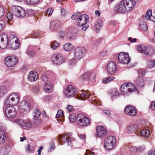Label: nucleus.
Listing matches in <instances>:
<instances>
[{
  "label": "nucleus",
  "instance_id": "nucleus-1",
  "mask_svg": "<svg viewBox=\"0 0 155 155\" xmlns=\"http://www.w3.org/2000/svg\"><path fill=\"white\" fill-rule=\"evenodd\" d=\"M135 4L134 0H121L117 4L114 10L118 13H124L132 9Z\"/></svg>",
  "mask_w": 155,
  "mask_h": 155
},
{
  "label": "nucleus",
  "instance_id": "nucleus-2",
  "mask_svg": "<svg viewBox=\"0 0 155 155\" xmlns=\"http://www.w3.org/2000/svg\"><path fill=\"white\" fill-rule=\"evenodd\" d=\"M116 143L115 137L113 136H109L105 140L104 147L107 150H110L114 148Z\"/></svg>",
  "mask_w": 155,
  "mask_h": 155
},
{
  "label": "nucleus",
  "instance_id": "nucleus-3",
  "mask_svg": "<svg viewBox=\"0 0 155 155\" xmlns=\"http://www.w3.org/2000/svg\"><path fill=\"white\" fill-rule=\"evenodd\" d=\"M137 50L140 53L148 56L151 55L154 52L153 48L150 46L139 45L137 47Z\"/></svg>",
  "mask_w": 155,
  "mask_h": 155
},
{
  "label": "nucleus",
  "instance_id": "nucleus-4",
  "mask_svg": "<svg viewBox=\"0 0 155 155\" xmlns=\"http://www.w3.org/2000/svg\"><path fill=\"white\" fill-rule=\"evenodd\" d=\"M7 46L13 50L17 49L19 46V41L14 35L11 36V38L8 41Z\"/></svg>",
  "mask_w": 155,
  "mask_h": 155
},
{
  "label": "nucleus",
  "instance_id": "nucleus-5",
  "mask_svg": "<svg viewBox=\"0 0 155 155\" xmlns=\"http://www.w3.org/2000/svg\"><path fill=\"white\" fill-rule=\"evenodd\" d=\"M58 137L59 140L62 139L64 142L67 143L68 145L70 146L71 147H74L73 144L75 143V142L74 138L71 137L69 133L64 134L63 136L59 135Z\"/></svg>",
  "mask_w": 155,
  "mask_h": 155
},
{
  "label": "nucleus",
  "instance_id": "nucleus-6",
  "mask_svg": "<svg viewBox=\"0 0 155 155\" xmlns=\"http://www.w3.org/2000/svg\"><path fill=\"white\" fill-rule=\"evenodd\" d=\"M20 97L15 93L12 94L6 101L5 103L7 105H15L19 102Z\"/></svg>",
  "mask_w": 155,
  "mask_h": 155
},
{
  "label": "nucleus",
  "instance_id": "nucleus-7",
  "mask_svg": "<svg viewBox=\"0 0 155 155\" xmlns=\"http://www.w3.org/2000/svg\"><path fill=\"white\" fill-rule=\"evenodd\" d=\"M78 124L80 126H86L90 123L89 119L82 114H79L77 117Z\"/></svg>",
  "mask_w": 155,
  "mask_h": 155
},
{
  "label": "nucleus",
  "instance_id": "nucleus-8",
  "mask_svg": "<svg viewBox=\"0 0 155 155\" xmlns=\"http://www.w3.org/2000/svg\"><path fill=\"white\" fill-rule=\"evenodd\" d=\"M118 58L119 62L122 64H127L130 61V58L128 53H120L118 55Z\"/></svg>",
  "mask_w": 155,
  "mask_h": 155
},
{
  "label": "nucleus",
  "instance_id": "nucleus-9",
  "mask_svg": "<svg viewBox=\"0 0 155 155\" xmlns=\"http://www.w3.org/2000/svg\"><path fill=\"white\" fill-rule=\"evenodd\" d=\"M31 105L25 101H23L21 103L19 107V110L20 113L26 114L30 110Z\"/></svg>",
  "mask_w": 155,
  "mask_h": 155
},
{
  "label": "nucleus",
  "instance_id": "nucleus-10",
  "mask_svg": "<svg viewBox=\"0 0 155 155\" xmlns=\"http://www.w3.org/2000/svg\"><path fill=\"white\" fill-rule=\"evenodd\" d=\"M76 88L71 85H68L64 92L65 96L68 97H73L76 93Z\"/></svg>",
  "mask_w": 155,
  "mask_h": 155
},
{
  "label": "nucleus",
  "instance_id": "nucleus-11",
  "mask_svg": "<svg viewBox=\"0 0 155 155\" xmlns=\"http://www.w3.org/2000/svg\"><path fill=\"white\" fill-rule=\"evenodd\" d=\"M12 9L15 14V16L18 17H23L25 15V11L19 6H13L12 7Z\"/></svg>",
  "mask_w": 155,
  "mask_h": 155
},
{
  "label": "nucleus",
  "instance_id": "nucleus-12",
  "mask_svg": "<svg viewBox=\"0 0 155 155\" xmlns=\"http://www.w3.org/2000/svg\"><path fill=\"white\" fill-rule=\"evenodd\" d=\"M15 122L22 128L26 130L29 129L33 126V124L31 122H26L22 119H18Z\"/></svg>",
  "mask_w": 155,
  "mask_h": 155
},
{
  "label": "nucleus",
  "instance_id": "nucleus-13",
  "mask_svg": "<svg viewBox=\"0 0 155 155\" xmlns=\"http://www.w3.org/2000/svg\"><path fill=\"white\" fill-rule=\"evenodd\" d=\"M18 59L13 56H8L5 58L4 62L7 66L11 67L15 65L17 63Z\"/></svg>",
  "mask_w": 155,
  "mask_h": 155
},
{
  "label": "nucleus",
  "instance_id": "nucleus-14",
  "mask_svg": "<svg viewBox=\"0 0 155 155\" xmlns=\"http://www.w3.org/2000/svg\"><path fill=\"white\" fill-rule=\"evenodd\" d=\"M140 130V128L136 124H131L127 126V132L130 134H136L138 135L139 131Z\"/></svg>",
  "mask_w": 155,
  "mask_h": 155
},
{
  "label": "nucleus",
  "instance_id": "nucleus-15",
  "mask_svg": "<svg viewBox=\"0 0 155 155\" xmlns=\"http://www.w3.org/2000/svg\"><path fill=\"white\" fill-rule=\"evenodd\" d=\"M16 111L13 106H8L5 109L6 115L8 118H13L16 115Z\"/></svg>",
  "mask_w": 155,
  "mask_h": 155
},
{
  "label": "nucleus",
  "instance_id": "nucleus-16",
  "mask_svg": "<svg viewBox=\"0 0 155 155\" xmlns=\"http://www.w3.org/2000/svg\"><path fill=\"white\" fill-rule=\"evenodd\" d=\"M53 62L56 64L60 65L64 62V59L60 54H54L52 57Z\"/></svg>",
  "mask_w": 155,
  "mask_h": 155
},
{
  "label": "nucleus",
  "instance_id": "nucleus-17",
  "mask_svg": "<svg viewBox=\"0 0 155 155\" xmlns=\"http://www.w3.org/2000/svg\"><path fill=\"white\" fill-rule=\"evenodd\" d=\"M8 41L7 35L4 34L0 36V48L2 49L5 48L7 46V42Z\"/></svg>",
  "mask_w": 155,
  "mask_h": 155
},
{
  "label": "nucleus",
  "instance_id": "nucleus-18",
  "mask_svg": "<svg viewBox=\"0 0 155 155\" xmlns=\"http://www.w3.org/2000/svg\"><path fill=\"white\" fill-rule=\"evenodd\" d=\"M97 134L98 136L100 137H104L106 136L107 131L106 129L102 126H98L96 128Z\"/></svg>",
  "mask_w": 155,
  "mask_h": 155
},
{
  "label": "nucleus",
  "instance_id": "nucleus-19",
  "mask_svg": "<svg viewBox=\"0 0 155 155\" xmlns=\"http://www.w3.org/2000/svg\"><path fill=\"white\" fill-rule=\"evenodd\" d=\"M124 112L129 115L133 116L135 115L137 113L135 108L130 105L126 106L124 110Z\"/></svg>",
  "mask_w": 155,
  "mask_h": 155
},
{
  "label": "nucleus",
  "instance_id": "nucleus-20",
  "mask_svg": "<svg viewBox=\"0 0 155 155\" xmlns=\"http://www.w3.org/2000/svg\"><path fill=\"white\" fill-rule=\"evenodd\" d=\"M77 22V24L79 26H82L86 24L88 21V17L86 14L81 16Z\"/></svg>",
  "mask_w": 155,
  "mask_h": 155
},
{
  "label": "nucleus",
  "instance_id": "nucleus-21",
  "mask_svg": "<svg viewBox=\"0 0 155 155\" xmlns=\"http://www.w3.org/2000/svg\"><path fill=\"white\" fill-rule=\"evenodd\" d=\"M116 66L115 64L112 62H109L107 66V70L109 74H113L116 71Z\"/></svg>",
  "mask_w": 155,
  "mask_h": 155
},
{
  "label": "nucleus",
  "instance_id": "nucleus-22",
  "mask_svg": "<svg viewBox=\"0 0 155 155\" xmlns=\"http://www.w3.org/2000/svg\"><path fill=\"white\" fill-rule=\"evenodd\" d=\"M83 55V49L81 47L77 48L75 50L74 57L80 60Z\"/></svg>",
  "mask_w": 155,
  "mask_h": 155
},
{
  "label": "nucleus",
  "instance_id": "nucleus-23",
  "mask_svg": "<svg viewBox=\"0 0 155 155\" xmlns=\"http://www.w3.org/2000/svg\"><path fill=\"white\" fill-rule=\"evenodd\" d=\"M10 150V147L8 146L3 145L0 148V155H7Z\"/></svg>",
  "mask_w": 155,
  "mask_h": 155
},
{
  "label": "nucleus",
  "instance_id": "nucleus-24",
  "mask_svg": "<svg viewBox=\"0 0 155 155\" xmlns=\"http://www.w3.org/2000/svg\"><path fill=\"white\" fill-rule=\"evenodd\" d=\"M38 78V73L35 71H31L29 74L28 78L31 81H35L37 80Z\"/></svg>",
  "mask_w": 155,
  "mask_h": 155
},
{
  "label": "nucleus",
  "instance_id": "nucleus-25",
  "mask_svg": "<svg viewBox=\"0 0 155 155\" xmlns=\"http://www.w3.org/2000/svg\"><path fill=\"white\" fill-rule=\"evenodd\" d=\"M145 18L146 20H149L153 22L155 21V17L152 15V10H148L147 12L145 15Z\"/></svg>",
  "mask_w": 155,
  "mask_h": 155
},
{
  "label": "nucleus",
  "instance_id": "nucleus-26",
  "mask_svg": "<svg viewBox=\"0 0 155 155\" xmlns=\"http://www.w3.org/2000/svg\"><path fill=\"white\" fill-rule=\"evenodd\" d=\"M135 84L137 87H142L145 85L143 79L140 77H138L135 80Z\"/></svg>",
  "mask_w": 155,
  "mask_h": 155
},
{
  "label": "nucleus",
  "instance_id": "nucleus-27",
  "mask_svg": "<svg viewBox=\"0 0 155 155\" xmlns=\"http://www.w3.org/2000/svg\"><path fill=\"white\" fill-rule=\"evenodd\" d=\"M44 89L45 91L48 93L51 92L53 91V87L49 82H46L44 86Z\"/></svg>",
  "mask_w": 155,
  "mask_h": 155
},
{
  "label": "nucleus",
  "instance_id": "nucleus-28",
  "mask_svg": "<svg viewBox=\"0 0 155 155\" xmlns=\"http://www.w3.org/2000/svg\"><path fill=\"white\" fill-rule=\"evenodd\" d=\"M6 139V135L5 132L2 130H0V143L5 142Z\"/></svg>",
  "mask_w": 155,
  "mask_h": 155
},
{
  "label": "nucleus",
  "instance_id": "nucleus-29",
  "mask_svg": "<svg viewBox=\"0 0 155 155\" xmlns=\"http://www.w3.org/2000/svg\"><path fill=\"white\" fill-rule=\"evenodd\" d=\"M127 86L128 92H132L136 90V87L135 86L131 83H127Z\"/></svg>",
  "mask_w": 155,
  "mask_h": 155
},
{
  "label": "nucleus",
  "instance_id": "nucleus-30",
  "mask_svg": "<svg viewBox=\"0 0 155 155\" xmlns=\"http://www.w3.org/2000/svg\"><path fill=\"white\" fill-rule=\"evenodd\" d=\"M57 21H53L50 23V29L52 31L56 30L58 27Z\"/></svg>",
  "mask_w": 155,
  "mask_h": 155
},
{
  "label": "nucleus",
  "instance_id": "nucleus-31",
  "mask_svg": "<svg viewBox=\"0 0 155 155\" xmlns=\"http://www.w3.org/2000/svg\"><path fill=\"white\" fill-rule=\"evenodd\" d=\"M63 48L65 51H69L73 49V46L71 43H68L64 45Z\"/></svg>",
  "mask_w": 155,
  "mask_h": 155
},
{
  "label": "nucleus",
  "instance_id": "nucleus-32",
  "mask_svg": "<svg viewBox=\"0 0 155 155\" xmlns=\"http://www.w3.org/2000/svg\"><path fill=\"white\" fill-rule=\"evenodd\" d=\"M139 27L143 31H146L147 29V26L145 22L142 21L140 23Z\"/></svg>",
  "mask_w": 155,
  "mask_h": 155
},
{
  "label": "nucleus",
  "instance_id": "nucleus-33",
  "mask_svg": "<svg viewBox=\"0 0 155 155\" xmlns=\"http://www.w3.org/2000/svg\"><path fill=\"white\" fill-rule=\"evenodd\" d=\"M139 134H141L143 136L147 137L150 134V131L147 129H143L139 131Z\"/></svg>",
  "mask_w": 155,
  "mask_h": 155
},
{
  "label": "nucleus",
  "instance_id": "nucleus-34",
  "mask_svg": "<svg viewBox=\"0 0 155 155\" xmlns=\"http://www.w3.org/2000/svg\"><path fill=\"white\" fill-rule=\"evenodd\" d=\"M77 36V34L75 33H68L66 35V38L70 40H73L76 38Z\"/></svg>",
  "mask_w": 155,
  "mask_h": 155
},
{
  "label": "nucleus",
  "instance_id": "nucleus-35",
  "mask_svg": "<svg viewBox=\"0 0 155 155\" xmlns=\"http://www.w3.org/2000/svg\"><path fill=\"white\" fill-rule=\"evenodd\" d=\"M25 151L28 153H33L35 151V148L33 146H31L30 145L28 144Z\"/></svg>",
  "mask_w": 155,
  "mask_h": 155
},
{
  "label": "nucleus",
  "instance_id": "nucleus-36",
  "mask_svg": "<svg viewBox=\"0 0 155 155\" xmlns=\"http://www.w3.org/2000/svg\"><path fill=\"white\" fill-rule=\"evenodd\" d=\"M34 112L35 114L34 115L33 119L35 120H36L39 117L41 114L40 112L38 109H35Z\"/></svg>",
  "mask_w": 155,
  "mask_h": 155
},
{
  "label": "nucleus",
  "instance_id": "nucleus-37",
  "mask_svg": "<svg viewBox=\"0 0 155 155\" xmlns=\"http://www.w3.org/2000/svg\"><path fill=\"white\" fill-rule=\"evenodd\" d=\"M60 44V43L56 41H54L51 43V46L52 49L55 50L59 46Z\"/></svg>",
  "mask_w": 155,
  "mask_h": 155
},
{
  "label": "nucleus",
  "instance_id": "nucleus-38",
  "mask_svg": "<svg viewBox=\"0 0 155 155\" xmlns=\"http://www.w3.org/2000/svg\"><path fill=\"white\" fill-rule=\"evenodd\" d=\"M67 35V34L64 31H59L58 35L59 38L61 39H64L65 37H66Z\"/></svg>",
  "mask_w": 155,
  "mask_h": 155
},
{
  "label": "nucleus",
  "instance_id": "nucleus-39",
  "mask_svg": "<svg viewBox=\"0 0 155 155\" xmlns=\"http://www.w3.org/2000/svg\"><path fill=\"white\" fill-rule=\"evenodd\" d=\"M114 79L113 77H109L103 79L102 82L105 84L109 83L111 81L113 80Z\"/></svg>",
  "mask_w": 155,
  "mask_h": 155
},
{
  "label": "nucleus",
  "instance_id": "nucleus-40",
  "mask_svg": "<svg viewBox=\"0 0 155 155\" xmlns=\"http://www.w3.org/2000/svg\"><path fill=\"white\" fill-rule=\"evenodd\" d=\"M31 36H33L34 38H41L42 36V35L41 34V32L40 31H38L32 33Z\"/></svg>",
  "mask_w": 155,
  "mask_h": 155
},
{
  "label": "nucleus",
  "instance_id": "nucleus-41",
  "mask_svg": "<svg viewBox=\"0 0 155 155\" xmlns=\"http://www.w3.org/2000/svg\"><path fill=\"white\" fill-rule=\"evenodd\" d=\"M69 119L71 122L74 123L75 122L76 119L77 120V117H76V115L74 114H71L69 116Z\"/></svg>",
  "mask_w": 155,
  "mask_h": 155
},
{
  "label": "nucleus",
  "instance_id": "nucleus-42",
  "mask_svg": "<svg viewBox=\"0 0 155 155\" xmlns=\"http://www.w3.org/2000/svg\"><path fill=\"white\" fill-rule=\"evenodd\" d=\"M80 16V14L79 13L76 12L72 15L71 17V18L72 20H77L78 21L79 18Z\"/></svg>",
  "mask_w": 155,
  "mask_h": 155
},
{
  "label": "nucleus",
  "instance_id": "nucleus-43",
  "mask_svg": "<svg viewBox=\"0 0 155 155\" xmlns=\"http://www.w3.org/2000/svg\"><path fill=\"white\" fill-rule=\"evenodd\" d=\"M102 23L101 20H98L95 23V28L98 30L102 26Z\"/></svg>",
  "mask_w": 155,
  "mask_h": 155
},
{
  "label": "nucleus",
  "instance_id": "nucleus-44",
  "mask_svg": "<svg viewBox=\"0 0 155 155\" xmlns=\"http://www.w3.org/2000/svg\"><path fill=\"white\" fill-rule=\"evenodd\" d=\"M155 66V61L152 60L149 61L148 63L147 67L149 68H152Z\"/></svg>",
  "mask_w": 155,
  "mask_h": 155
},
{
  "label": "nucleus",
  "instance_id": "nucleus-45",
  "mask_svg": "<svg viewBox=\"0 0 155 155\" xmlns=\"http://www.w3.org/2000/svg\"><path fill=\"white\" fill-rule=\"evenodd\" d=\"M6 92V89L4 86L0 87V97L2 96Z\"/></svg>",
  "mask_w": 155,
  "mask_h": 155
},
{
  "label": "nucleus",
  "instance_id": "nucleus-46",
  "mask_svg": "<svg viewBox=\"0 0 155 155\" xmlns=\"http://www.w3.org/2000/svg\"><path fill=\"white\" fill-rule=\"evenodd\" d=\"M39 0H26V2L29 4L34 5L36 4Z\"/></svg>",
  "mask_w": 155,
  "mask_h": 155
},
{
  "label": "nucleus",
  "instance_id": "nucleus-47",
  "mask_svg": "<svg viewBox=\"0 0 155 155\" xmlns=\"http://www.w3.org/2000/svg\"><path fill=\"white\" fill-rule=\"evenodd\" d=\"M89 94L88 93H87L86 94H85L84 93H83L81 94V100H85L86 99H87V97H89Z\"/></svg>",
  "mask_w": 155,
  "mask_h": 155
},
{
  "label": "nucleus",
  "instance_id": "nucleus-48",
  "mask_svg": "<svg viewBox=\"0 0 155 155\" xmlns=\"http://www.w3.org/2000/svg\"><path fill=\"white\" fill-rule=\"evenodd\" d=\"M27 54L30 57H33L35 56L36 55V53L33 50L28 51L27 52Z\"/></svg>",
  "mask_w": 155,
  "mask_h": 155
},
{
  "label": "nucleus",
  "instance_id": "nucleus-49",
  "mask_svg": "<svg viewBox=\"0 0 155 155\" xmlns=\"http://www.w3.org/2000/svg\"><path fill=\"white\" fill-rule=\"evenodd\" d=\"M121 90L122 91L126 92H127V84H125L122 85L121 86Z\"/></svg>",
  "mask_w": 155,
  "mask_h": 155
},
{
  "label": "nucleus",
  "instance_id": "nucleus-50",
  "mask_svg": "<svg viewBox=\"0 0 155 155\" xmlns=\"http://www.w3.org/2000/svg\"><path fill=\"white\" fill-rule=\"evenodd\" d=\"M63 111L61 110H59L57 113L56 117L57 118H60L62 117L63 115Z\"/></svg>",
  "mask_w": 155,
  "mask_h": 155
},
{
  "label": "nucleus",
  "instance_id": "nucleus-51",
  "mask_svg": "<svg viewBox=\"0 0 155 155\" xmlns=\"http://www.w3.org/2000/svg\"><path fill=\"white\" fill-rule=\"evenodd\" d=\"M76 62V60L74 58H73L69 60V64L70 65H72L75 64Z\"/></svg>",
  "mask_w": 155,
  "mask_h": 155
},
{
  "label": "nucleus",
  "instance_id": "nucleus-52",
  "mask_svg": "<svg viewBox=\"0 0 155 155\" xmlns=\"http://www.w3.org/2000/svg\"><path fill=\"white\" fill-rule=\"evenodd\" d=\"M7 18L8 19V20H11L13 18V14L10 12H8L7 15Z\"/></svg>",
  "mask_w": 155,
  "mask_h": 155
},
{
  "label": "nucleus",
  "instance_id": "nucleus-53",
  "mask_svg": "<svg viewBox=\"0 0 155 155\" xmlns=\"http://www.w3.org/2000/svg\"><path fill=\"white\" fill-rule=\"evenodd\" d=\"M53 11L54 10L53 8H48L47 10V14L48 15V16L51 15L52 14Z\"/></svg>",
  "mask_w": 155,
  "mask_h": 155
},
{
  "label": "nucleus",
  "instance_id": "nucleus-54",
  "mask_svg": "<svg viewBox=\"0 0 155 155\" xmlns=\"http://www.w3.org/2000/svg\"><path fill=\"white\" fill-rule=\"evenodd\" d=\"M54 144L53 142H51L50 143V147L48 149V151L49 152H51L55 148Z\"/></svg>",
  "mask_w": 155,
  "mask_h": 155
},
{
  "label": "nucleus",
  "instance_id": "nucleus-55",
  "mask_svg": "<svg viewBox=\"0 0 155 155\" xmlns=\"http://www.w3.org/2000/svg\"><path fill=\"white\" fill-rule=\"evenodd\" d=\"M134 149L136 150V151H142L145 148V147L144 146L139 147L138 148H137L134 147H133Z\"/></svg>",
  "mask_w": 155,
  "mask_h": 155
},
{
  "label": "nucleus",
  "instance_id": "nucleus-56",
  "mask_svg": "<svg viewBox=\"0 0 155 155\" xmlns=\"http://www.w3.org/2000/svg\"><path fill=\"white\" fill-rule=\"evenodd\" d=\"M89 77V75L87 73H85L81 77V78L83 80H85L88 79Z\"/></svg>",
  "mask_w": 155,
  "mask_h": 155
},
{
  "label": "nucleus",
  "instance_id": "nucleus-57",
  "mask_svg": "<svg viewBox=\"0 0 155 155\" xmlns=\"http://www.w3.org/2000/svg\"><path fill=\"white\" fill-rule=\"evenodd\" d=\"M5 26V23L2 20H0V31L4 28Z\"/></svg>",
  "mask_w": 155,
  "mask_h": 155
},
{
  "label": "nucleus",
  "instance_id": "nucleus-58",
  "mask_svg": "<svg viewBox=\"0 0 155 155\" xmlns=\"http://www.w3.org/2000/svg\"><path fill=\"white\" fill-rule=\"evenodd\" d=\"M40 90V89L38 86H34L33 88V91L34 93H36L38 92Z\"/></svg>",
  "mask_w": 155,
  "mask_h": 155
},
{
  "label": "nucleus",
  "instance_id": "nucleus-59",
  "mask_svg": "<svg viewBox=\"0 0 155 155\" xmlns=\"http://www.w3.org/2000/svg\"><path fill=\"white\" fill-rule=\"evenodd\" d=\"M28 14L29 15H33L34 14V10L32 9H28L27 10Z\"/></svg>",
  "mask_w": 155,
  "mask_h": 155
},
{
  "label": "nucleus",
  "instance_id": "nucleus-60",
  "mask_svg": "<svg viewBox=\"0 0 155 155\" xmlns=\"http://www.w3.org/2000/svg\"><path fill=\"white\" fill-rule=\"evenodd\" d=\"M85 155H94V153L90 150H87L86 152Z\"/></svg>",
  "mask_w": 155,
  "mask_h": 155
},
{
  "label": "nucleus",
  "instance_id": "nucleus-61",
  "mask_svg": "<svg viewBox=\"0 0 155 155\" xmlns=\"http://www.w3.org/2000/svg\"><path fill=\"white\" fill-rule=\"evenodd\" d=\"M148 155H155V150H149L148 152Z\"/></svg>",
  "mask_w": 155,
  "mask_h": 155
},
{
  "label": "nucleus",
  "instance_id": "nucleus-62",
  "mask_svg": "<svg viewBox=\"0 0 155 155\" xmlns=\"http://www.w3.org/2000/svg\"><path fill=\"white\" fill-rule=\"evenodd\" d=\"M82 28V29L83 31H85L88 28V26L86 24L84 25Z\"/></svg>",
  "mask_w": 155,
  "mask_h": 155
},
{
  "label": "nucleus",
  "instance_id": "nucleus-63",
  "mask_svg": "<svg viewBox=\"0 0 155 155\" xmlns=\"http://www.w3.org/2000/svg\"><path fill=\"white\" fill-rule=\"evenodd\" d=\"M78 136L79 137V138L81 139H85L86 136L85 134H78Z\"/></svg>",
  "mask_w": 155,
  "mask_h": 155
},
{
  "label": "nucleus",
  "instance_id": "nucleus-64",
  "mask_svg": "<svg viewBox=\"0 0 155 155\" xmlns=\"http://www.w3.org/2000/svg\"><path fill=\"white\" fill-rule=\"evenodd\" d=\"M151 108L153 110H155V102H153L151 104Z\"/></svg>",
  "mask_w": 155,
  "mask_h": 155
}]
</instances>
